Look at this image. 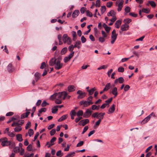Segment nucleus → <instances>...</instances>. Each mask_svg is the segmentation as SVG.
Returning a JSON list of instances; mask_svg holds the SVG:
<instances>
[{"label":"nucleus","mask_w":157,"mask_h":157,"mask_svg":"<svg viewBox=\"0 0 157 157\" xmlns=\"http://www.w3.org/2000/svg\"><path fill=\"white\" fill-rule=\"evenodd\" d=\"M150 5L152 7H155L156 6V4L155 2L153 1H149L148 2V3L146 4V5L148 6Z\"/></svg>","instance_id":"4be33fe9"},{"label":"nucleus","mask_w":157,"mask_h":157,"mask_svg":"<svg viewBox=\"0 0 157 157\" xmlns=\"http://www.w3.org/2000/svg\"><path fill=\"white\" fill-rule=\"evenodd\" d=\"M76 115L78 117L82 116L83 115V112L82 110H79L76 113Z\"/></svg>","instance_id":"ea45409f"},{"label":"nucleus","mask_w":157,"mask_h":157,"mask_svg":"<svg viewBox=\"0 0 157 157\" xmlns=\"http://www.w3.org/2000/svg\"><path fill=\"white\" fill-rule=\"evenodd\" d=\"M40 74L37 72L34 75H35V79L36 80V82H37L40 78Z\"/></svg>","instance_id":"cd10ccee"},{"label":"nucleus","mask_w":157,"mask_h":157,"mask_svg":"<svg viewBox=\"0 0 157 157\" xmlns=\"http://www.w3.org/2000/svg\"><path fill=\"white\" fill-rule=\"evenodd\" d=\"M49 64L50 66H54L56 70L60 69L63 66V63L60 62V59L58 58L56 59L54 57L50 60Z\"/></svg>","instance_id":"f257e3e1"},{"label":"nucleus","mask_w":157,"mask_h":157,"mask_svg":"<svg viewBox=\"0 0 157 157\" xmlns=\"http://www.w3.org/2000/svg\"><path fill=\"white\" fill-rule=\"evenodd\" d=\"M84 144V142L83 141H80L76 145L77 147H80L82 146Z\"/></svg>","instance_id":"6e6d98bb"},{"label":"nucleus","mask_w":157,"mask_h":157,"mask_svg":"<svg viewBox=\"0 0 157 157\" xmlns=\"http://www.w3.org/2000/svg\"><path fill=\"white\" fill-rule=\"evenodd\" d=\"M13 150L15 153H17L19 152L20 149L19 147H17L14 148Z\"/></svg>","instance_id":"de8ad7c7"},{"label":"nucleus","mask_w":157,"mask_h":157,"mask_svg":"<svg viewBox=\"0 0 157 157\" xmlns=\"http://www.w3.org/2000/svg\"><path fill=\"white\" fill-rule=\"evenodd\" d=\"M115 109V105L114 104H113L111 106L109 109L108 112L109 113H108L110 114L113 113Z\"/></svg>","instance_id":"dca6fc26"},{"label":"nucleus","mask_w":157,"mask_h":157,"mask_svg":"<svg viewBox=\"0 0 157 157\" xmlns=\"http://www.w3.org/2000/svg\"><path fill=\"white\" fill-rule=\"evenodd\" d=\"M101 121V120L100 119H99L96 122L94 126V128H96V126H98L100 124Z\"/></svg>","instance_id":"3c124183"},{"label":"nucleus","mask_w":157,"mask_h":157,"mask_svg":"<svg viewBox=\"0 0 157 157\" xmlns=\"http://www.w3.org/2000/svg\"><path fill=\"white\" fill-rule=\"evenodd\" d=\"M29 136L30 137L33 134V130L31 129H29L28 132Z\"/></svg>","instance_id":"a19ab883"},{"label":"nucleus","mask_w":157,"mask_h":157,"mask_svg":"<svg viewBox=\"0 0 157 157\" xmlns=\"http://www.w3.org/2000/svg\"><path fill=\"white\" fill-rule=\"evenodd\" d=\"M124 1L122 0H121L119 2V3L118 4V7L117 8V11L118 12L121 11L123 7V4Z\"/></svg>","instance_id":"4468645a"},{"label":"nucleus","mask_w":157,"mask_h":157,"mask_svg":"<svg viewBox=\"0 0 157 157\" xmlns=\"http://www.w3.org/2000/svg\"><path fill=\"white\" fill-rule=\"evenodd\" d=\"M113 98L112 97L110 98L109 99L105 101V103H107V105L109 104L112 100Z\"/></svg>","instance_id":"69168bd1"},{"label":"nucleus","mask_w":157,"mask_h":157,"mask_svg":"<svg viewBox=\"0 0 157 157\" xmlns=\"http://www.w3.org/2000/svg\"><path fill=\"white\" fill-rule=\"evenodd\" d=\"M106 7L105 6H101V12L102 14H103L106 10Z\"/></svg>","instance_id":"37998d69"},{"label":"nucleus","mask_w":157,"mask_h":157,"mask_svg":"<svg viewBox=\"0 0 157 157\" xmlns=\"http://www.w3.org/2000/svg\"><path fill=\"white\" fill-rule=\"evenodd\" d=\"M81 40L82 43H84L86 41V39L83 36H82L81 37Z\"/></svg>","instance_id":"5fc2aeb1"},{"label":"nucleus","mask_w":157,"mask_h":157,"mask_svg":"<svg viewBox=\"0 0 157 157\" xmlns=\"http://www.w3.org/2000/svg\"><path fill=\"white\" fill-rule=\"evenodd\" d=\"M56 132L55 129H52L50 132V134L51 136H53Z\"/></svg>","instance_id":"603ef678"},{"label":"nucleus","mask_w":157,"mask_h":157,"mask_svg":"<svg viewBox=\"0 0 157 157\" xmlns=\"http://www.w3.org/2000/svg\"><path fill=\"white\" fill-rule=\"evenodd\" d=\"M55 102L56 104H60L61 103L62 101H61V100H60V99H57L56 100Z\"/></svg>","instance_id":"e2e57ef3"},{"label":"nucleus","mask_w":157,"mask_h":157,"mask_svg":"<svg viewBox=\"0 0 157 157\" xmlns=\"http://www.w3.org/2000/svg\"><path fill=\"white\" fill-rule=\"evenodd\" d=\"M7 134L8 136L11 137H13L15 136V135L13 132H8V133Z\"/></svg>","instance_id":"680f3d73"},{"label":"nucleus","mask_w":157,"mask_h":157,"mask_svg":"<svg viewBox=\"0 0 157 157\" xmlns=\"http://www.w3.org/2000/svg\"><path fill=\"white\" fill-rule=\"evenodd\" d=\"M105 113H101L98 114V116H97V118L98 119H103L104 117V115H105Z\"/></svg>","instance_id":"2f4dec72"},{"label":"nucleus","mask_w":157,"mask_h":157,"mask_svg":"<svg viewBox=\"0 0 157 157\" xmlns=\"http://www.w3.org/2000/svg\"><path fill=\"white\" fill-rule=\"evenodd\" d=\"M89 122L88 119H85L81 121L78 124L80 125H82V126H85L86 124Z\"/></svg>","instance_id":"1a4fd4ad"},{"label":"nucleus","mask_w":157,"mask_h":157,"mask_svg":"<svg viewBox=\"0 0 157 157\" xmlns=\"http://www.w3.org/2000/svg\"><path fill=\"white\" fill-rule=\"evenodd\" d=\"M130 87L128 85H126L124 87V91H127L130 88Z\"/></svg>","instance_id":"774afa93"},{"label":"nucleus","mask_w":157,"mask_h":157,"mask_svg":"<svg viewBox=\"0 0 157 157\" xmlns=\"http://www.w3.org/2000/svg\"><path fill=\"white\" fill-rule=\"evenodd\" d=\"M62 92H63L55 93L50 96V98L53 100L56 98L57 96L58 99H60L62 98V96L63 95V93Z\"/></svg>","instance_id":"20e7f679"},{"label":"nucleus","mask_w":157,"mask_h":157,"mask_svg":"<svg viewBox=\"0 0 157 157\" xmlns=\"http://www.w3.org/2000/svg\"><path fill=\"white\" fill-rule=\"evenodd\" d=\"M79 13V11L78 10H75L72 13V16L73 18L76 17Z\"/></svg>","instance_id":"a211bd4d"},{"label":"nucleus","mask_w":157,"mask_h":157,"mask_svg":"<svg viewBox=\"0 0 157 157\" xmlns=\"http://www.w3.org/2000/svg\"><path fill=\"white\" fill-rule=\"evenodd\" d=\"M17 140L19 142L22 141V136L21 134H18L16 135Z\"/></svg>","instance_id":"5701e85b"},{"label":"nucleus","mask_w":157,"mask_h":157,"mask_svg":"<svg viewBox=\"0 0 157 157\" xmlns=\"http://www.w3.org/2000/svg\"><path fill=\"white\" fill-rule=\"evenodd\" d=\"M63 153H62L61 150H59L57 151L56 153V155L57 156H59V157H61L63 156Z\"/></svg>","instance_id":"c9c22d12"},{"label":"nucleus","mask_w":157,"mask_h":157,"mask_svg":"<svg viewBox=\"0 0 157 157\" xmlns=\"http://www.w3.org/2000/svg\"><path fill=\"white\" fill-rule=\"evenodd\" d=\"M48 70H49L48 68H46L44 70L43 72V73L42 74V76H44L45 75L47 74V72L48 71Z\"/></svg>","instance_id":"4d7b16f0"},{"label":"nucleus","mask_w":157,"mask_h":157,"mask_svg":"<svg viewBox=\"0 0 157 157\" xmlns=\"http://www.w3.org/2000/svg\"><path fill=\"white\" fill-rule=\"evenodd\" d=\"M75 153L74 152H70L65 157H72L74 156Z\"/></svg>","instance_id":"e433bc0d"},{"label":"nucleus","mask_w":157,"mask_h":157,"mask_svg":"<svg viewBox=\"0 0 157 157\" xmlns=\"http://www.w3.org/2000/svg\"><path fill=\"white\" fill-rule=\"evenodd\" d=\"M68 90L70 92H73L75 90V87L73 86H69L68 87Z\"/></svg>","instance_id":"412c9836"},{"label":"nucleus","mask_w":157,"mask_h":157,"mask_svg":"<svg viewBox=\"0 0 157 157\" xmlns=\"http://www.w3.org/2000/svg\"><path fill=\"white\" fill-rule=\"evenodd\" d=\"M118 71L119 72H123L124 71V69L122 67H119L118 69Z\"/></svg>","instance_id":"338daca9"},{"label":"nucleus","mask_w":157,"mask_h":157,"mask_svg":"<svg viewBox=\"0 0 157 157\" xmlns=\"http://www.w3.org/2000/svg\"><path fill=\"white\" fill-rule=\"evenodd\" d=\"M111 93L114 95V97H116L118 94L117 88L116 87H113L111 90Z\"/></svg>","instance_id":"9b49d317"},{"label":"nucleus","mask_w":157,"mask_h":157,"mask_svg":"<svg viewBox=\"0 0 157 157\" xmlns=\"http://www.w3.org/2000/svg\"><path fill=\"white\" fill-rule=\"evenodd\" d=\"M24 123V121L23 120H20L17 122H14L12 124L11 126L13 127L15 126H19L22 125Z\"/></svg>","instance_id":"423d86ee"},{"label":"nucleus","mask_w":157,"mask_h":157,"mask_svg":"<svg viewBox=\"0 0 157 157\" xmlns=\"http://www.w3.org/2000/svg\"><path fill=\"white\" fill-rule=\"evenodd\" d=\"M62 40L64 44L67 43L68 44H71V39L68 37L67 35L66 34H64L63 35Z\"/></svg>","instance_id":"7ed1b4c3"},{"label":"nucleus","mask_w":157,"mask_h":157,"mask_svg":"<svg viewBox=\"0 0 157 157\" xmlns=\"http://www.w3.org/2000/svg\"><path fill=\"white\" fill-rule=\"evenodd\" d=\"M129 27V26L128 25L125 24L121 26V29L122 31H126L128 29Z\"/></svg>","instance_id":"ddd939ff"},{"label":"nucleus","mask_w":157,"mask_h":157,"mask_svg":"<svg viewBox=\"0 0 157 157\" xmlns=\"http://www.w3.org/2000/svg\"><path fill=\"white\" fill-rule=\"evenodd\" d=\"M57 111L58 109L56 106L52 109V112L53 113H55Z\"/></svg>","instance_id":"79ce46f5"},{"label":"nucleus","mask_w":157,"mask_h":157,"mask_svg":"<svg viewBox=\"0 0 157 157\" xmlns=\"http://www.w3.org/2000/svg\"><path fill=\"white\" fill-rule=\"evenodd\" d=\"M95 90L96 89L95 87L93 88L90 89V90H88L87 91L89 93L88 95L91 96V95L93 94L94 91H95Z\"/></svg>","instance_id":"393cba45"},{"label":"nucleus","mask_w":157,"mask_h":157,"mask_svg":"<svg viewBox=\"0 0 157 157\" xmlns=\"http://www.w3.org/2000/svg\"><path fill=\"white\" fill-rule=\"evenodd\" d=\"M7 141V139L6 137L1 138L0 139V141L2 142L1 145L3 146H5V142H6Z\"/></svg>","instance_id":"f3484780"},{"label":"nucleus","mask_w":157,"mask_h":157,"mask_svg":"<svg viewBox=\"0 0 157 157\" xmlns=\"http://www.w3.org/2000/svg\"><path fill=\"white\" fill-rule=\"evenodd\" d=\"M142 11L144 13H149L150 10L147 9L143 8L142 9Z\"/></svg>","instance_id":"49530a36"},{"label":"nucleus","mask_w":157,"mask_h":157,"mask_svg":"<svg viewBox=\"0 0 157 157\" xmlns=\"http://www.w3.org/2000/svg\"><path fill=\"white\" fill-rule=\"evenodd\" d=\"M8 71L10 73L13 72L14 71V68L13 67L12 64L10 63L7 67Z\"/></svg>","instance_id":"f8f14e48"},{"label":"nucleus","mask_w":157,"mask_h":157,"mask_svg":"<svg viewBox=\"0 0 157 157\" xmlns=\"http://www.w3.org/2000/svg\"><path fill=\"white\" fill-rule=\"evenodd\" d=\"M67 115L66 114L62 116L58 120V121L59 122H61L63 120H65L67 118Z\"/></svg>","instance_id":"c85d7f7f"},{"label":"nucleus","mask_w":157,"mask_h":157,"mask_svg":"<svg viewBox=\"0 0 157 157\" xmlns=\"http://www.w3.org/2000/svg\"><path fill=\"white\" fill-rule=\"evenodd\" d=\"M124 10L126 13H129L130 12V8L129 6H127L125 8Z\"/></svg>","instance_id":"864d4df0"},{"label":"nucleus","mask_w":157,"mask_h":157,"mask_svg":"<svg viewBox=\"0 0 157 157\" xmlns=\"http://www.w3.org/2000/svg\"><path fill=\"white\" fill-rule=\"evenodd\" d=\"M49 105V103H47L44 100L43 101L41 105L42 107H44L46 106L47 105Z\"/></svg>","instance_id":"a18cd8bd"},{"label":"nucleus","mask_w":157,"mask_h":157,"mask_svg":"<svg viewBox=\"0 0 157 157\" xmlns=\"http://www.w3.org/2000/svg\"><path fill=\"white\" fill-rule=\"evenodd\" d=\"M46 111V108H43L39 110L38 111V112L40 113H41L42 112H45Z\"/></svg>","instance_id":"bf43d9fd"},{"label":"nucleus","mask_w":157,"mask_h":157,"mask_svg":"<svg viewBox=\"0 0 157 157\" xmlns=\"http://www.w3.org/2000/svg\"><path fill=\"white\" fill-rule=\"evenodd\" d=\"M150 119L149 117L147 116L141 122V123L142 124H144L147 122Z\"/></svg>","instance_id":"7c9ffc66"},{"label":"nucleus","mask_w":157,"mask_h":157,"mask_svg":"<svg viewBox=\"0 0 157 157\" xmlns=\"http://www.w3.org/2000/svg\"><path fill=\"white\" fill-rule=\"evenodd\" d=\"M131 21H132V20L129 18H127V19L124 20V22L125 24H126V23L128 24V23H130Z\"/></svg>","instance_id":"c03bdc74"},{"label":"nucleus","mask_w":157,"mask_h":157,"mask_svg":"<svg viewBox=\"0 0 157 157\" xmlns=\"http://www.w3.org/2000/svg\"><path fill=\"white\" fill-rule=\"evenodd\" d=\"M95 6L97 7H99L100 6V0H97L96 1Z\"/></svg>","instance_id":"09e8293b"},{"label":"nucleus","mask_w":157,"mask_h":157,"mask_svg":"<svg viewBox=\"0 0 157 157\" xmlns=\"http://www.w3.org/2000/svg\"><path fill=\"white\" fill-rule=\"evenodd\" d=\"M116 13L113 10H111L108 13L107 15L108 16H110L114 17L116 15Z\"/></svg>","instance_id":"c756f323"},{"label":"nucleus","mask_w":157,"mask_h":157,"mask_svg":"<svg viewBox=\"0 0 157 157\" xmlns=\"http://www.w3.org/2000/svg\"><path fill=\"white\" fill-rule=\"evenodd\" d=\"M46 64L45 62H42L41 64V65L40 67V68L41 69H43L46 67Z\"/></svg>","instance_id":"0e129e2a"},{"label":"nucleus","mask_w":157,"mask_h":157,"mask_svg":"<svg viewBox=\"0 0 157 157\" xmlns=\"http://www.w3.org/2000/svg\"><path fill=\"white\" fill-rule=\"evenodd\" d=\"M99 105L97 106L96 105H93L91 106V109L93 110H98L99 109Z\"/></svg>","instance_id":"473e14b6"},{"label":"nucleus","mask_w":157,"mask_h":157,"mask_svg":"<svg viewBox=\"0 0 157 157\" xmlns=\"http://www.w3.org/2000/svg\"><path fill=\"white\" fill-rule=\"evenodd\" d=\"M107 67L108 65H103L98 68L97 69L98 70H100L101 69H105Z\"/></svg>","instance_id":"4c0bfd02"},{"label":"nucleus","mask_w":157,"mask_h":157,"mask_svg":"<svg viewBox=\"0 0 157 157\" xmlns=\"http://www.w3.org/2000/svg\"><path fill=\"white\" fill-rule=\"evenodd\" d=\"M56 138L55 137H53L52 139L50 140V142H48L46 144V145H47V147L48 148L50 147L51 146L53 145L54 144V142L56 140Z\"/></svg>","instance_id":"0eeeda50"},{"label":"nucleus","mask_w":157,"mask_h":157,"mask_svg":"<svg viewBox=\"0 0 157 157\" xmlns=\"http://www.w3.org/2000/svg\"><path fill=\"white\" fill-rule=\"evenodd\" d=\"M30 113V112H27L25 113L22 114L21 115V118L23 119L25 117H27Z\"/></svg>","instance_id":"b1692460"},{"label":"nucleus","mask_w":157,"mask_h":157,"mask_svg":"<svg viewBox=\"0 0 157 157\" xmlns=\"http://www.w3.org/2000/svg\"><path fill=\"white\" fill-rule=\"evenodd\" d=\"M113 5V2H108L106 4V6L108 8H110Z\"/></svg>","instance_id":"13d9d810"},{"label":"nucleus","mask_w":157,"mask_h":157,"mask_svg":"<svg viewBox=\"0 0 157 157\" xmlns=\"http://www.w3.org/2000/svg\"><path fill=\"white\" fill-rule=\"evenodd\" d=\"M117 34L116 33V31L114 29L112 32L111 38L116 39Z\"/></svg>","instance_id":"aec40b11"},{"label":"nucleus","mask_w":157,"mask_h":157,"mask_svg":"<svg viewBox=\"0 0 157 157\" xmlns=\"http://www.w3.org/2000/svg\"><path fill=\"white\" fill-rule=\"evenodd\" d=\"M93 97L92 96H90L87 98V101L84 100H82L80 101L79 104L80 105H82L83 107H86L93 104L92 101Z\"/></svg>","instance_id":"f03ea898"},{"label":"nucleus","mask_w":157,"mask_h":157,"mask_svg":"<svg viewBox=\"0 0 157 157\" xmlns=\"http://www.w3.org/2000/svg\"><path fill=\"white\" fill-rule=\"evenodd\" d=\"M124 81V79L123 77H120L116 79L114 82V83L117 84L118 82L120 83H122Z\"/></svg>","instance_id":"9d476101"},{"label":"nucleus","mask_w":157,"mask_h":157,"mask_svg":"<svg viewBox=\"0 0 157 157\" xmlns=\"http://www.w3.org/2000/svg\"><path fill=\"white\" fill-rule=\"evenodd\" d=\"M111 87L110 83H107L105 85V87L103 89V91H106L109 90Z\"/></svg>","instance_id":"a878e982"},{"label":"nucleus","mask_w":157,"mask_h":157,"mask_svg":"<svg viewBox=\"0 0 157 157\" xmlns=\"http://www.w3.org/2000/svg\"><path fill=\"white\" fill-rule=\"evenodd\" d=\"M92 112L91 110L87 109L83 114V117L85 118L89 117L91 114Z\"/></svg>","instance_id":"6e6552de"},{"label":"nucleus","mask_w":157,"mask_h":157,"mask_svg":"<svg viewBox=\"0 0 157 157\" xmlns=\"http://www.w3.org/2000/svg\"><path fill=\"white\" fill-rule=\"evenodd\" d=\"M27 150L28 151H31L33 150L32 145L31 144H30L28 146Z\"/></svg>","instance_id":"8fccbe9b"},{"label":"nucleus","mask_w":157,"mask_h":157,"mask_svg":"<svg viewBox=\"0 0 157 157\" xmlns=\"http://www.w3.org/2000/svg\"><path fill=\"white\" fill-rule=\"evenodd\" d=\"M70 114L71 117V118L72 120L74 119V117L76 115V113L75 110H72L70 112Z\"/></svg>","instance_id":"2eb2a0df"},{"label":"nucleus","mask_w":157,"mask_h":157,"mask_svg":"<svg viewBox=\"0 0 157 157\" xmlns=\"http://www.w3.org/2000/svg\"><path fill=\"white\" fill-rule=\"evenodd\" d=\"M121 23V21L120 20L117 21L115 23V27L117 28H119Z\"/></svg>","instance_id":"bb28decb"},{"label":"nucleus","mask_w":157,"mask_h":157,"mask_svg":"<svg viewBox=\"0 0 157 157\" xmlns=\"http://www.w3.org/2000/svg\"><path fill=\"white\" fill-rule=\"evenodd\" d=\"M74 48L73 45L72 44L69 47H68V50L70 51L73 52V50Z\"/></svg>","instance_id":"052dcab7"},{"label":"nucleus","mask_w":157,"mask_h":157,"mask_svg":"<svg viewBox=\"0 0 157 157\" xmlns=\"http://www.w3.org/2000/svg\"><path fill=\"white\" fill-rule=\"evenodd\" d=\"M81 44V42L80 41H77L75 42V44L74 46V48H77L78 49H79L80 48V45Z\"/></svg>","instance_id":"6ab92c4d"},{"label":"nucleus","mask_w":157,"mask_h":157,"mask_svg":"<svg viewBox=\"0 0 157 157\" xmlns=\"http://www.w3.org/2000/svg\"><path fill=\"white\" fill-rule=\"evenodd\" d=\"M77 94H78L77 97L78 99H82L85 97L86 95V93L85 92H83L81 90H78L77 93Z\"/></svg>","instance_id":"39448f33"},{"label":"nucleus","mask_w":157,"mask_h":157,"mask_svg":"<svg viewBox=\"0 0 157 157\" xmlns=\"http://www.w3.org/2000/svg\"><path fill=\"white\" fill-rule=\"evenodd\" d=\"M22 130V128L21 126H17L14 128V131L16 132H18Z\"/></svg>","instance_id":"f704fd0d"},{"label":"nucleus","mask_w":157,"mask_h":157,"mask_svg":"<svg viewBox=\"0 0 157 157\" xmlns=\"http://www.w3.org/2000/svg\"><path fill=\"white\" fill-rule=\"evenodd\" d=\"M67 47H64L61 50V55L64 54L67 51Z\"/></svg>","instance_id":"72a5a7b5"},{"label":"nucleus","mask_w":157,"mask_h":157,"mask_svg":"<svg viewBox=\"0 0 157 157\" xmlns=\"http://www.w3.org/2000/svg\"><path fill=\"white\" fill-rule=\"evenodd\" d=\"M86 16L90 17H92L93 16V14L91 12L89 11L88 10L86 11Z\"/></svg>","instance_id":"58836bf2"}]
</instances>
